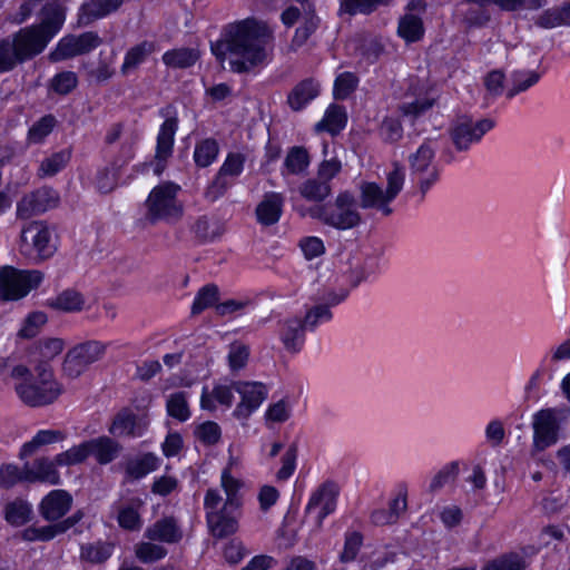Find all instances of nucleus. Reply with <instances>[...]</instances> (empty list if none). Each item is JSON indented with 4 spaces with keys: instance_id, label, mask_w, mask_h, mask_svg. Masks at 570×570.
I'll list each match as a JSON object with an SVG mask.
<instances>
[{
    "instance_id": "2eb2a0df",
    "label": "nucleus",
    "mask_w": 570,
    "mask_h": 570,
    "mask_svg": "<svg viewBox=\"0 0 570 570\" xmlns=\"http://www.w3.org/2000/svg\"><path fill=\"white\" fill-rule=\"evenodd\" d=\"M233 389L242 396L234 410V416L238 420L248 419L267 396L265 385L257 382H234Z\"/></svg>"
},
{
    "instance_id": "f704fd0d",
    "label": "nucleus",
    "mask_w": 570,
    "mask_h": 570,
    "mask_svg": "<svg viewBox=\"0 0 570 570\" xmlns=\"http://www.w3.org/2000/svg\"><path fill=\"white\" fill-rule=\"evenodd\" d=\"M31 505L19 498L8 502L4 507V519L13 527H21L28 523L31 520Z\"/></svg>"
},
{
    "instance_id": "774afa93",
    "label": "nucleus",
    "mask_w": 570,
    "mask_h": 570,
    "mask_svg": "<svg viewBox=\"0 0 570 570\" xmlns=\"http://www.w3.org/2000/svg\"><path fill=\"white\" fill-rule=\"evenodd\" d=\"M308 18L304 21L303 26L296 29L293 42L297 46H302L309 38V36L318 27V18L312 13L311 6L308 4Z\"/></svg>"
},
{
    "instance_id": "f257e3e1",
    "label": "nucleus",
    "mask_w": 570,
    "mask_h": 570,
    "mask_svg": "<svg viewBox=\"0 0 570 570\" xmlns=\"http://www.w3.org/2000/svg\"><path fill=\"white\" fill-rule=\"evenodd\" d=\"M273 35L266 23L245 19L226 27L223 38L212 43V52L219 60H228L236 73H248L266 63Z\"/></svg>"
},
{
    "instance_id": "7ed1b4c3",
    "label": "nucleus",
    "mask_w": 570,
    "mask_h": 570,
    "mask_svg": "<svg viewBox=\"0 0 570 570\" xmlns=\"http://www.w3.org/2000/svg\"><path fill=\"white\" fill-rule=\"evenodd\" d=\"M65 22V12L58 6L45 9V17L39 24L26 27L12 35L11 41L20 62L30 60L41 53L48 42L61 29Z\"/></svg>"
},
{
    "instance_id": "39448f33",
    "label": "nucleus",
    "mask_w": 570,
    "mask_h": 570,
    "mask_svg": "<svg viewBox=\"0 0 570 570\" xmlns=\"http://www.w3.org/2000/svg\"><path fill=\"white\" fill-rule=\"evenodd\" d=\"M204 508L213 537L223 539L238 530L242 507H238L233 499L229 502H223V497L217 489H208L204 498Z\"/></svg>"
},
{
    "instance_id": "423d86ee",
    "label": "nucleus",
    "mask_w": 570,
    "mask_h": 570,
    "mask_svg": "<svg viewBox=\"0 0 570 570\" xmlns=\"http://www.w3.org/2000/svg\"><path fill=\"white\" fill-rule=\"evenodd\" d=\"M356 199L348 191H341L334 203L316 205L308 209L312 218L321 220L324 225L338 230H346L358 226L362 222L361 214L357 212Z\"/></svg>"
},
{
    "instance_id": "603ef678",
    "label": "nucleus",
    "mask_w": 570,
    "mask_h": 570,
    "mask_svg": "<svg viewBox=\"0 0 570 570\" xmlns=\"http://www.w3.org/2000/svg\"><path fill=\"white\" fill-rule=\"evenodd\" d=\"M167 412L171 417L177 419L180 422L188 420L190 411L185 392H177L168 397Z\"/></svg>"
},
{
    "instance_id": "e2e57ef3",
    "label": "nucleus",
    "mask_w": 570,
    "mask_h": 570,
    "mask_svg": "<svg viewBox=\"0 0 570 570\" xmlns=\"http://www.w3.org/2000/svg\"><path fill=\"white\" fill-rule=\"evenodd\" d=\"M357 79L351 72L341 73L334 83V96L336 99H345L356 88Z\"/></svg>"
},
{
    "instance_id": "6ab92c4d",
    "label": "nucleus",
    "mask_w": 570,
    "mask_h": 570,
    "mask_svg": "<svg viewBox=\"0 0 570 570\" xmlns=\"http://www.w3.org/2000/svg\"><path fill=\"white\" fill-rule=\"evenodd\" d=\"M533 443L538 451H543L558 441V422L553 410L539 411L533 417Z\"/></svg>"
},
{
    "instance_id": "aec40b11",
    "label": "nucleus",
    "mask_w": 570,
    "mask_h": 570,
    "mask_svg": "<svg viewBox=\"0 0 570 570\" xmlns=\"http://www.w3.org/2000/svg\"><path fill=\"white\" fill-rule=\"evenodd\" d=\"M72 497L66 490H52L40 502L39 512L47 521H58L71 509Z\"/></svg>"
},
{
    "instance_id": "58836bf2",
    "label": "nucleus",
    "mask_w": 570,
    "mask_h": 570,
    "mask_svg": "<svg viewBox=\"0 0 570 570\" xmlns=\"http://www.w3.org/2000/svg\"><path fill=\"white\" fill-rule=\"evenodd\" d=\"M219 301V288L215 284L203 286L196 294L191 305V315H198L204 309L215 307Z\"/></svg>"
},
{
    "instance_id": "4468645a",
    "label": "nucleus",
    "mask_w": 570,
    "mask_h": 570,
    "mask_svg": "<svg viewBox=\"0 0 570 570\" xmlns=\"http://www.w3.org/2000/svg\"><path fill=\"white\" fill-rule=\"evenodd\" d=\"M59 203V196L50 187H41L26 194L17 203V217L19 219H29L32 216L40 215L48 209L55 208Z\"/></svg>"
},
{
    "instance_id": "ddd939ff",
    "label": "nucleus",
    "mask_w": 570,
    "mask_h": 570,
    "mask_svg": "<svg viewBox=\"0 0 570 570\" xmlns=\"http://www.w3.org/2000/svg\"><path fill=\"white\" fill-rule=\"evenodd\" d=\"M102 43L98 33L92 31L79 36L69 35L60 39L56 49L50 52L49 59L53 62L66 60L76 56L85 55Z\"/></svg>"
},
{
    "instance_id": "dca6fc26",
    "label": "nucleus",
    "mask_w": 570,
    "mask_h": 570,
    "mask_svg": "<svg viewBox=\"0 0 570 570\" xmlns=\"http://www.w3.org/2000/svg\"><path fill=\"white\" fill-rule=\"evenodd\" d=\"M245 156L239 153H230L222 165L216 178L208 186L205 196L210 202H215L220 197L230 186V180L227 177H237L244 168Z\"/></svg>"
},
{
    "instance_id": "cd10ccee",
    "label": "nucleus",
    "mask_w": 570,
    "mask_h": 570,
    "mask_svg": "<svg viewBox=\"0 0 570 570\" xmlns=\"http://www.w3.org/2000/svg\"><path fill=\"white\" fill-rule=\"evenodd\" d=\"M534 23L543 29L570 26V1L562 2L541 12Z\"/></svg>"
},
{
    "instance_id": "49530a36",
    "label": "nucleus",
    "mask_w": 570,
    "mask_h": 570,
    "mask_svg": "<svg viewBox=\"0 0 570 570\" xmlns=\"http://www.w3.org/2000/svg\"><path fill=\"white\" fill-rule=\"evenodd\" d=\"M393 0H342L341 11L348 14L364 13L368 14L376 10L379 6H387Z\"/></svg>"
},
{
    "instance_id": "bb28decb",
    "label": "nucleus",
    "mask_w": 570,
    "mask_h": 570,
    "mask_svg": "<svg viewBox=\"0 0 570 570\" xmlns=\"http://www.w3.org/2000/svg\"><path fill=\"white\" fill-rule=\"evenodd\" d=\"M304 323L299 318H289L282 323L279 337L284 347L292 353L301 351L304 343Z\"/></svg>"
},
{
    "instance_id": "7c9ffc66",
    "label": "nucleus",
    "mask_w": 570,
    "mask_h": 570,
    "mask_svg": "<svg viewBox=\"0 0 570 570\" xmlns=\"http://www.w3.org/2000/svg\"><path fill=\"white\" fill-rule=\"evenodd\" d=\"M346 112L343 107L338 105H331L324 118L315 125L317 132L328 131L332 135H337L346 125Z\"/></svg>"
},
{
    "instance_id": "6e6552de",
    "label": "nucleus",
    "mask_w": 570,
    "mask_h": 570,
    "mask_svg": "<svg viewBox=\"0 0 570 570\" xmlns=\"http://www.w3.org/2000/svg\"><path fill=\"white\" fill-rule=\"evenodd\" d=\"M43 281L40 271H22L12 266L0 268V301H17L38 288Z\"/></svg>"
},
{
    "instance_id": "20e7f679",
    "label": "nucleus",
    "mask_w": 570,
    "mask_h": 570,
    "mask_svg": "<svg viewBox=\"0 0 570 570\" xmlns=\"http://www.w3.org/2000/svg\"><path fill=\"white\" fill-rule=\"evenodd\" d=\"M35 377L16 385L19 399L31 407L52 404L63 393L62 384L56 380L51 365L46 361L35 366Z\"/></svg>"
},
{
    "instance_id": "9b49d317",
    "label": "nucleus",
    "mask_w": 570,
    "mask_h": 570,
    "mask_svg": "<svg viewBox=\"0 0 570 570\" xmlns=\"http://www.w3.org/2000/svg\"><path fill=\"white\" fill-rule=\"evenodd\" d=\"M435 150L428 140L409 156L412 175L417 179L420 190L424 196L430 187L439 179V170L432 165Z\"/></svg>"
},
{
    "instance_id": "2f4dec72",
    "label": "nucleus",
    "mask_w": 570,
    "mask_h": 570,
    "mask_svg": "<svg viewBox=\"0 0 570 570\" xmlns=\"http://www.w3.org/2000/svg\"><path fill=\"white\" fill-rule=\"evenodd\" d=\"M142 504L140 499L135 498L119 509L117 520L122 529L128 531L140 530L142 521L139 510Z\"/></svg>"
},
{
    "instance_id": "864d4df0",
    "label": "nucleus",
    "mask_w": 570,
    "mask_h": 570,
    "mask_svg": "<svg viewBox=\"0 0 570 570\" xmlns=\"http://www.w3.org/2000/svg\"><path fill=\"white\" fill-rule=\"evenodd\" d=\"M89 456L88 441L75 445L56 456L58 465H75L82 463Z\"/></svg>"
},
{
    "instance_id": "1a4fd4ad",
    "label": "nucleus",
    "mask_w": 570,
    "mask_h": 570,
    "mask_svg": "<svg viewBox=\"0 0 570 570\" xmlns=\"http://www.w3.org/2000/svg\"><path fill=\"white\" fill-rule=\"evenodd\" d=\"M20 239V252L26 257L43 261L56 252L51 229L43 220H33L23 226Z\"/></svg>"
},
{
    "instance_id": "4c0bfd02",
    "label": "nucleus",
    "mask_w": 570,
    "mask_h": 570,
    "mask_svg": "<svg viewBox=\"0 0 570 570\" xmlns=\"http://www.w3.org/2000/svg\"><path fill=\"white\" fill-rule=\"evenodd\" d=\"M199 58V52L190 48H179L164 53L163 61L171 68H188Z\"/></svg>"
},
{
    "instance_id": "f3484780",
    "label": "nucleus",
    "mask_w": 570,
    "mask_h": 570,
    "mask_svg": "<svg viewBox=\"0 0 570 570\" xmlns=\"http://www.w3.org/2000/svg\"><path fill=\"white\" fill-rule=\"evenodd\" d=\"M171 109L173 108L168 106L167 108L161 109L160 111V114L164 117H166V119L161 124L157 136V146L155 155V158L157 160V168L155 169V171L158 175L163 171V167H160V164L165 163L173 154L174 138L178 129V118L175 115H171Z\"/></svg>"
},
{
    "instance_id": "5701e85b",
    "label": "nucleus",
    "mask_w": 570,
    "mask_h": 570,
    "mask_svg": "<svg viewBox=\"0 0 570 570\" xmlns=\"http://www.w3.org/2000/svg\"><path fill=\"white\" fill-rule=\"evenodd\" d=\"M284 197L278 193H267L255 209L257 222L264 226L276 224L283 212Z\"/></svg>"
},
{
    "instance_id": "de8ad7c7",
    "label": "nucleus",
    "mask_w": 570,
    "mask_h": 570,
    "mask_svg": "<svg viewBox=\"0 0 570 570\" xmlns=\"http://www.w3.org/2000/svg\"><path fill=\"white\" fill-rule=\"evenodd\" d=\"M399 35L406 41H416L423 36V23L415 14H405L399 23Z\"/></svg>"
},
{
    "instance_id": "b1692460",
    "label": "nucleus",
    "mask_w": 570,
    "mask_h": 570,
    "mask_svg": "<svg viewBox=\"0 0 570 570\" xmlns=\"http://www.w3.org/2000/svg\"><path fill=\"white\" fill-rule=\"evenodd\" d=\"M320 95V83L313 78L299 81L288 94L287 104L293 111H301Z\"/></svg>"
},
{
    "instance_id": "c03bdc74",
    "label": "nucleus",
    "mask_w": 570,
    "mask_h": 570,
    "mask_svg": "<svg viewBox=\"0 0 570 570\" xmlns=\"http://www.w3.org/2000/svg\"><path fill=\"white\" fill-rule=\"evenodd\" d=\"M65 439L61 431L56 430H41L30 442H27L21 450V455H31L38 448L51 444Z\"/></svg>"
},
{
    "instance_id": "393cba45",
    "label": "nucleus",
    "mask_w": 570,
    "mask_h": 570,
    "mask_svg": "<svg viewBox=\"0 0 570 570\" xmlns=\"http://www.w3.org/2000/svg\"><path fill=\"white\" fill-rule=\"evenodd\" d=\"M122 3L124 0H89L80 8L79 23L89 24L117 11Z\"/></svg>"
},
{
    "instance_id": "6e6d98bb",
    "label": "nucleus",
    "mask_w": 570,
    "mask_h": 570,
    "mask_svg": "<svg viewBox=\"0 0 570 570\" xmlns=\"http://www.w3.org/2000/svg\"><path fill=\"white\" fill-rule=\"evenodd\" d=\"M120 166L116 163L105 167L97 175V187L100 193L107 194L112 191L118 183Z\"/></svg>"
},
{
    "instance_id": "a211bd4d",
    "label": "nucleus",
    "mask_w": 570,
    "mask_h": 570,
    "mask_svg": "<svg viewBox=\"0 0 570 570\" xmlns=\"http://www.w3.org/2000/svg\"><path fill=\"white\" fill-rule=\"evenodd\" d=\"M340 493L338 485L333 481L322 483L311 495L306 507V512L309 513L316 508L320 511L316 517L317 527L321 528L323 520L336 509L337 497Z\"/></svg>"
},
{
    "instance_id": "5fc2aeb1",
    "label": "nucleus",
    "mask_w": 570,
    "mask_h": 570,
    "mask_svg": "<svg viewBox=\"0 0 570 570\" xmlns=\"http://www.w3.org/2000/svg\"><path fill=\"white\" fill-rule=\"evenodd\" d=\"M56 126V118L52 115H46L36 121L28 131V140L32 144L41 142Z\"/></svg>"
},
{
    "instance_id": "ea45409f",
    "label": "nucleus",
    "mask_w": 570,
    "mask_h": 570,
    "mask_svg": "<svg viewBox=\"0 0 570 570\" xmlns=\"http://www.w3.org/2000/svg\"><path fill=\"white\" fill-rule=\"evenodd\" d=\"M219 146L213 138L204 139L196 144L194 160L198 167H208L218 156Z\"/></svg>"
},
{
    "instance_id": "72a5a7b5",
    "label": "nucleus",
    "mask_w": 570,
    "mask_h": 570,
    "mask_svg": "<svg viewBox=\"0 0 570 570\" xmlns=\"http://www.w3.org/2000/svg\"><path fill=\"white\" fill-rule=\"evenodd\" d=\"M154 51L155 43L151 41H142L131 47L125 56V60L120 69L121 73L128 75L132 70L137 69L138 66L141 65Z\"/></svg>"
},
{
    "instance_id": "3c124183",
    "label": "nucleus",
    "mask_w": 570,
    "mask_h": 570,
    "mask_svg": "<svg viewBox=\"0 0 570 570\" xmlns=\"http://www.w3.org/2000/svg\"><path fill=\"white\" fill-rule=\"evenodd\" d=\"M20 59L10 37L0 40V73L13 70L20 65Z\"/></svg>"
},
{
    "instance_id": "13d9d810",
    "label": "nucleus",
    "mask_w": 570,
    "mask_h": 570,
    "mask_svg": "<svg viewBox=\"0 0 570 570\" xmlns=\"http://www.w3.org/2000/svg\"><path fill=\"white\" fill-rule=\"evenodd\" d=\"M136 557L145 562L151 563L163 559L167 551L164 547L153 542H141L136 546Z\"/></svg>"
},
{
    "instance_id": "c85d7f7f",
    "label": "nucleus",
    "mask_w": 570,
    "mask_h": 570,
    "mask_svg": "<svg viewBox=\"0 0 570 570\" xmlns=\"http://www.w3.org/2000/svg\"><path fill=\"white\" fill-rule=\"evenodd\" d=\"M83 295L75 289H65L55 298L47 301V306L65 313H79L85 308Z\"/></svg>"
},
{
    "instance_id": "0eeeda50",
    "label": "nucleus",
    "mask_w": 570,
    "mask_h": 570,
    "mask_svg": "<svg viewBox=\"0 0 570 570\" xmlns=\"http://www.w3.org/2000/svg\"><path fill=\"white\" fill-rule=\"evenodd\" d=\"M180 187L174 183H164L154 187L145 203L146 219L151 224L159 220L177 222L183 216L184 207L177 194Z\"/></svg>"
},
{
    "instance_id": "338daca9",
    "label": "nucleus",
    "mask_w": 570,
    "mask_h": 570,
    "mask_svg": "<svg viewBox=\"0 0 570 570\" xmlns=\"http://www.w3.org/2000/svg\"><path fill=\"white\" fill-rule=\"evenodd\" d=\"M297 459V444L289 445L287 451L282 458V468L278 470L276 476L278 480H287L295 471Z\"/></svg>"
},
{
    "instance_id": "4be33fe9",
    "label": "nucleus",
    "mask_w": 570,
    "mask_h": 570,
    "mask_svg": "<svg viewBox=\"0 0 570 570\" xmlns=\"http://www.w3.org/2000/svg\"><path fill=\"white\" fill-rule=\"evenodd\" d=\"M145 537L151 541L177 543L183 538V532L174 517H166L148 527Z\"/></svg>"
},
{
    "instance_id": "9d476101",
    "label": "nucleus",
    "mask_w": 570,
    "mask_h": 570,
    "mask_svg": "<svg viewBox=\"0 0 570 570\" xmlns=\"http://www.w3.org/2000/svg\"><path fill=\"white\" fill-rule=\"evenodd\" d=\"M107 346L108 344L97 340H88L75 345L65 355L63 375L69 379L79 377L91 364L102 360Z\"/></svg>"
},
{
    "instance_id": "052dcab7",
    "label": "nucleus",
    "mask_w": 570,
    "mask_h": 570,
    "mask_svg": "<svg viewBox=\"0 0 570 570\" xmlns=\"http://www.w3.org/2000/svg\"><path fill=\"white\" fill-rule=\"evenodd\" d=\"M47 315L43 312L31 313L18 332V336L22 338L35 337L38 334L39 328L47 323Z\"/></svg>"
},
{
    "instance_id": "473e14b6",
    "label": "nucleus",
    "mask_w": 570,
    "mask_h": 570,
    "mask_svg": "<svg viewBox=\"0 0 570 570\" xmlns=\"http://www.w3.org/2000/svg\"><path fill=\"white\" fill-rule=\"evenodd\" d=\"M225 232L224 223L216 217L202 216L194 225V233L202 242H213Z\"/></svg>"
},
{
    "instance_id": "f8f14e48",
    "label": "nucleus",
    "mask_w": 570,
    "mask_h": 570,
    "mask_svg": "<svg viewBox=\"0 0 570 570\" xmlns=\"http://www.w3.org/2000/svg\"><path fill=\"white\" fill-rule=\"evenodd\" d=\"M493 127L494 121L490 118L473 122L468 117H461L452 124L450 137L456 150L465 151L472 144L479 142Z\"/></svg>"
},
{
    "instance_id": "f03ea898",
    "label": "nucleus",
    "mask_w": 570,
    "mask_h": 570,
    "mask_svg": "<svg viewBox=\"0 0 570 570\" xmlns=\"http://www.w3.org/2000/svg\"><path fill=\"white\" fill-rule=\"evenodd\" d=\"M65 22V12L58 6L45 9V17L39 24L26 27L12 35L11 41L20 62L30 60L41 53L48 42L61 29Z\"/></svg>"
},
{
    "instance_id": "c9c22d12",
    "label": "nucleus",
    "mask_w": 570,
    "mask_h": 570,
    "mask_svg": "<svg viewBox=\"0 0 570 570\" xmlns=\"http://www.w3.org/2000/svg\"><path fill=\"white\" fill-rule=\"evenodd\" d=\"M112 550L111 542L86 543L80 548V559L90 563H104L111 557Z\"/></svg>"
},
{
    "instance_id": "8fccbe9b",
    "label": "nucleus",
    "mask_w": 570,
    "mask_h": 570,
    "mask_svg": "<svg viewBox=\"0 0 570 570\" xmlns=\"http://www.w3.org/2000/svg\"><path fill=\"white\" fill-rule=\"evenodd\" d=\"M309 164V156L305 148L293 147L287 153L284 165L289 174L303 173Z\"/></svg>"
},
{
    "instance_id": "bf43d9fd",
    "label": "nucleus",
    "mask_w": 570,
    "mask_h": 570,
    "mask_svg": "<svg viewBox=\"0 0 570 570\" xmlns=\"http://www.w3.org/2000/svg\"><path fill=\"white\" fill-rule=\"evenodd\" d=\"M78 85L77 75L72 71L57 73L50 83V88L59 95H68Z\"/></svg>"
},
{
    "instance_id": "4d7b16f0",
    "label": "nucleus",
    "mask_w": 570,
    "mask_h": 570,
    "mask_svg": "<svg viewBox=\"0 0 570 570\" xmlns=\"http://www.w3.org/2000/svg\"><path fill=\"white\" fill-rule=\"evenodd\" d=\"M220 484L226 494V499H223V502H229V500L233 499V501L238 503V507H242L243 500L239 495L242 483L232 475L228 468L224 469L222 472Z\"/></svg>"
},
{
    "instance_id": "e433bc0d",
    "label": "nucleus",
    "mask_w": 570,
    "mask_h": 570,
    "mask_svg": "<svg viewBox=\"0 0 570 570\" xmlns=\"http://www.w3.org/2000/svg\"><path fill=\"white\" fill-rule=\"evenodd\" d=\"M298 191L303 198L308 202L321 203L332 191L331 185L318 178H309L298 187Z\"/></svg>"
},
{
    "instance_id": "37998d69",
    "label": "nucleus",
    "mask_w": 570,
    "mask_h": 570,
    "mask_svg": "<svg viewBox=\"0 0 570 570\" xmlns=\"http://www.w3.org/2000/svg\"><path fill=\"white\" fill-rule=\"evenodd\" d=\"M511 79L512 87L507 92L508 98H512L535 85L540 79V73L537 71L517 70L512 72Z\"/></svg>"
},
{
    "instance_id": "680f3d73",
    "label": "nucleus",
    "mask_w": 570,
    "mask_h": 570,
    "mask_svg": "<svg viewBox=\"0 0 570 570\" xmlns=\"http://www.w3.org/2000/svg\"><path fill=\"white\" fill-rule=\"evenodd\" d=\"M363 543V537L360 532H351L345 537L344 549L340 554V560L344 563L355 560Z\"/></svg>"
},
{
    "instance_id": "69168bd1",
    "label": "nucleus",
    "mask_w": 570,
    "mask_h": 570,
    "mask_svg": "<svg viewBox=\"0 0 570 570\" xmlns=\"http://www.w3.org/2000/svg\"><path fill=\"white\" fill-rule=\"evenodd\" d=\"M26 480L24 469L20 470L14 464H6L0 469V487L3 489H10L18 482Z\"/></svg>"
},
{
    "instance_id": "0e129e2a",
    "label": "nucleus",
    "mask_w": 570,
    "mask_h": 570,
    "mask_svg": "<svg viewBox=\"0 0 570 570\" xmlns=\"http://www.w3.org/2000/svg\"><path fill=\"white\" fill-rule=\"evenodd\" d=\"M404 171L402 167L397 164H394V169L387 174V186L385 189L386 197L389 199L394 200L395 197L400 194L404 184Z\"/></svg>"
},
{
    "instance_id": "a878e982",
    "label": "nucleus",
    "mask_w": 570,
    "mask_h": 570,
    "mask_svg": "<svg viewBox=\"0 0 570 570\" xmlns=\"http://www.w3.org/2000/svg\"><path fill=\"white\" fill-rule=\"evenodd\" d=\"M58 465L55 461H50L47 458H39L33 462L32 468L24 466L26 481L35 482H48L50 484H59L60 476L56 470Z\"/></svg>"
},
{
    "instance_id": "c756f323",
    "label": "nucleus",
    "mask_w": 570,
    "mask_h": 570,
    "mask_svg": "<svg viewBox=\"0 0 570 570\" xmlns=\"http://www.w3.org/2000/svg\"><path fill=\"white\" fill-rule=\"evenodd\" d=\"M88 448L89 455H94L100 464L114 461L121 450V446L108 436L89 440Z\"/></svg>"
},
{
    "instance_id": "a19ab883",
    "label": "nucleus",
    "mask_w": 570,
    "mask_h": 570,
    "mask_svg": "<svg viewBox=\"0 0 570 570\" xmlns=\"http://www.w3.org/2000/svg\"><path fill=\"white\" fill-rule=\"evenodd\" d=\"M137 424L136 414L129 409H122L115 416L109 432L116 436L134 435Z\"/></svg>"
},
{
    "instance_id": "09e8293b",
    "label": "nucleus",
    "mask_w": 570,
    "mask_h": 570,
    "mask_svg": "<svg viewBox=\"0 0 570 570\" xmlns=\"http://www.w3.org/2000/svg\"><path fill=\"white\" fill-rule=\"evenodd\" d=\"M157 461L158 460L154 454L147 453L141 458L129 461L126 466V472L134 479H140L156 470Z\"/></svg>"
},
{
    "instance_id": "412c9836",
    "label": "nucleus",
    "mask_w": 570,
    "mask_h": 570,
    "mask_svg": "<svg viewBox=\"0 0 570 570\" xmlns=\"http://www.w3.org/2000/svg\"><path fill=\"white\" fill-rule=\"evenodd\" d=\"M385 190L373 181H363L360 185V206L363 209H379L385 216H390L393 209L389 206L391 199L386 197Z\"/></svg>"
},
{
    "instance_id": "79ce46f5",
    "label": "nucleus",
    "mask_w": 570,
    "mask_h": 570,
    "mask_svg": "<svg viewBox=\"0 0 570 570\" xmlns=\"http://www.w3.org/2000/svg\"><path fill=\"white\" fill-rule=\"evenodd\" d=\"M71 158V153L67 149L60 150L58 153L52 154L51 156L45 158L39 167L38 176L40 178L55 176L59 173L66 165L69 163Z\"/></svg>"
},
{
    "instance_id": "a18cd8bd",
    "label": "nucleus",
    "mask_w": 570,
    "mask_h": 570,
    "mask_svg": "<svg viewBox=\"0 0 570 570\" xmlns=\"http://www.w3.org/2000/svg\"><path fill=\"white\" fill-rule=\"evenodd\" d=\"M485 567L488 570H525L527 561L521 554L511 552L489 561Z\"/></svg>"
}]
</instances>
